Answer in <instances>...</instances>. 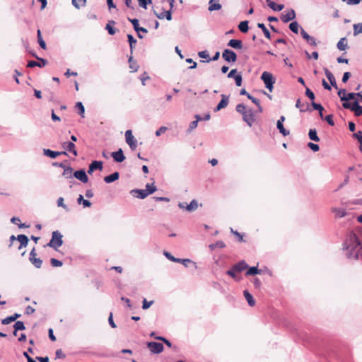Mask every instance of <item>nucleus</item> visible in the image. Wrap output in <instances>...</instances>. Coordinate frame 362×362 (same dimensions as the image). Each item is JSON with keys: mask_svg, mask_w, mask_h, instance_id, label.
<instances>
[{"mask_svg": "<svg viewBox=\"0 0 362 362\" xmlns=\"http://www.w3.org/2000/svg\"><path fill=\"white\" fill-rule=\"evenodd\" d=\"M345 256L350 260H362V243L354 231H349L342 245Z\"/></svg>", "mask_w": 362, "mask_h": 362, "instance_id": "f257e3e1", "label": "nucleus"}, {"mask_svg": "<svg viewBox=\"0 0 362 362\" xmlns=\"http://www.w3.org/2000/svg\"><path fill=\"white\" fill-rule=\"evenodd\" d=\"M235 110L242 115L243 120L249 126L252 127L255 122V114L252 109L247 108L243 103L238 104Z\"/></svg>", "mask_w": 362, "mask_h": 362, "instance_id": "f03ea898", "label": "nucleus"}, {"mask_svg": "<svg viewBox=\"0 0 362 362\" xmlns=\"http://www.w3.org/2000/svg\"><path fill=\"white\" fill-rule=\"evenodd\" d=\"M62 235L58 231H53L52 233V238L47 246L57 250L58 247H61L63 244Z\"/></svg>", "mask_w": 362, "mask_h": 362, "instance_id": "7ed1b4c3", "label": "nucleus"}, {"mask_svg": "<svg viewBox=\"0 0 362 362\" xmlns=\"http://www.w3.org/2000/svg\"><path fill=\"white\" fill-rule=\"evenodd\" d=\"M261 79L263 81L265 87L272 92L274 88V84L275 83V78H274L272 74L268 71H264L262 74Z\"/></svg>", "mask_w": 362, "mask_h": 362, "instance_id": "20e7f679", "label": "nucleus"}, {"mask_svg": "<svg viewBox=\"0 0 362 362\" xmlns=\"http://www.w3.org/2000/svg\"><path fill=\"white\" fill-rule=\"evenodd\" d=\"M342 106L345 109H349L354 112L355 116L359 117L362 115V106L359 105L358 100H354L352 103H343Z\"/></svg>", "mask_w": 362, "mask_h": 362, "instance_id": "39448f33", "label": "nucleus"}, {"mask_svg": "<svg viewBox=\"0 0 362 362\" xmlns=\"http://www.w3.org/2000/svg\"><path fill=\"white\" fill-rule=\"evenodd\" d=\"M338 95L344 103H349V100H354L356 97H358V93H349L346 94L345 89H340L338 91Z\"/></svg>", "mask_w": 362, "mask_h": 362, "instance_id": "423d86ee", "label": "nucleus"}, {"mask_svg": "<svg viewBox=\"0 0 362 362\" xmlns=\"http://www.w3.org/2000/svg\"><path fill=\"white\" fill-rule=\"evenodd\" d=\"M223 59L228 63H234L237 60V54L230 49H226L222 53Z\"/></svg>", "mask_w": 362, "mask_h": 362, "instance_id": "0eeeda50", "label": "nucleus"}, {"mask_svg": "<svg viewBox=\"0 0 362 362\" xmlns=\"http://www.w3.org/2000/svg\"><path fill=\"white\" fill-rule=\"evenodd\" d=\"M147 347L150 349L151 352L154 354H158L163 351V345L159 342H148Z\"/></svg>", "mask_w": 362, "mask_h": 362, "instance_id": "6e6552de", "label": "nucleus"}, {"mask_svg": "<svg viewBox=\"0 0 362 362\" xmlns=\"http://www.w3.org/2000/svg\"><path fill=\"white\" fill-rule=\"evenodd\" d=\"M30 262L37 269L40 268L42 264V260L40 258H37V253L35 252V248L33 247V250L30 252L29 255Z\"/></svg>", "mask_w": 362, "mask_h": 362, "instance_id": "1a4fd4ad", "label": "nucleus"}, {"mask_svg": "<svg viewBox=\"0 0 362 362\" xmlns=\"http://www.w3.org/2000/svg\"><path fill=\"white\" fill-rule=\"evenodd\" d=\"M126 142L132 150H134L136 147V140L134 139L132 130H127L125 132Z\"/></svg>", "mask_w": 362, "mask_h": 362, "instance_id": "9d476101", "label": "nucleus"}, {"mask_svg": "<svg viewBox=\"0 0 362 362\" xmlns=\"http://www.w3.org/2000/svg\"><path fill=\"white\" fill-rule=\"evenodd\" d=\"M221 100L217 105V106L214 108V112H218L221 110L226 107L229 103V95H226L225 94H222Z\"/></svg>", "mask_w": 362, "mask_h": 362, "instance_id": "9b49d317", "label": "nucleus"}, {"mask_svg": "<svg viewBox=\"0 0 362 362\" xmlns=\"http://www.w3.org/2000/svg\"><path fill=\"white\" fill-rule=\"evenodd\" d=\"M296 17V12L293 9L288 10L286 13H282L281 20L283 23H286L292 20H294Z\"/></svg>", "mask_w": 362, "mask_h": 362, "instance_id": "f8f14e48", "label": "nucleus"}, {"mask_svg": "<svg viewBox=\"0 0 362 362\" xmlns=\"http://www.w3.org/2000/svg\"><path fill=\"white\" fill-rule=\"evenodd\" d=\"M74 176L83 183H86L88 181V177L86 171L83 169L76 170L74 173Z\"/></svg>", "mask_w": 362, "mask_h": 362, "instance_id": "ddd939ff", "label": "nucleus"}, {"mask_svg": "<svg viewBox=\"0 0 362 362\" xmlns=\"http://www.w3.org/2000/svg\"><path fill=\"white\" fill-rule=\"evenodd\" d=\"M62 148L73 153L75 156L78 155L77 151L76 150V146L73 142L71 141H65L62 144Z\"/></svg>", "mask_w": 362, "mask_h": 362, "instance_id": "4468645a", "label": "nucleus"}, {"mask_svg": "<svg viewBox=\"0 0 362 362\" xmlns=\"http://www.w3.org/2000/svg\"><path fill=\"white\" fill-rule=\"evenodd\" d=\"M111 156L117 163H122L125 160V156L122 148H119L118 151L112 152Z\"/></svg>", "mask_w": 362, "mask_h": 362, "instance_id": "2eb2a0df", "label": "nucleus"}, {"mask_svg": "<svg viewBox=\"0 0 362 362\" xmlns=\"http://www.w3.org/2000/svg\"><path fill=\"white\" fill-rule=\"evenodd\" d=\"M102 169H103V162L99 161V160H93L89 165L88 173L92 174L94 170H102Z\"/></svg>", "mask_w": 362, "mask_h": 362, "instance_id": "dca6fc26", "label": "nucleus"}, {"mask_svg": "<svg viewBox=\"0 0 362 362\" xmlns=\"http://www.w3.org/2000/svg\"><path fill=\"white\" fill-rule=\"evenodd\" d=\"M128 21L129 22L132 23L133 27H134V30L136 32V33H139V32H142L144 33H148V30L143 28V27H140L139 26V20L136 19V18H127Z\"/></svg>", "mask_w": 362, "mask_h": 362, "instance_id": "f3484780", "label": "nucleus"}, {"mask_svg": "<svg viewBox=\"0 0 362 362\" xmlns=\"http://www.w3.org/2000/svg\"><path fill=\"white\" fill-rule=\"evenodd\" d=\"M37 59L40 61L39 62H35V61H30L28 63V65H27L28 67H30V68H33L35 66L43 67L47 64V61L46 59L40 58V57H37Z\"/></svg>", "mask_w": 362, "mask_h": 362, "instance_id": "a211bd4d", "label": "nucleus"}, {"mask_svg": "<svg viewBox=\"0 0 362 362\" xmlns=\"http://www.w3.org/2000/svg\"><path fill=\"white\" fill-rule=\"evenodd\" d=\"M130 194L141 199H145L147 196H148V193L146 192V189H132L131 190Z\"/></svg>", "mask_w": 362, "mask_h": 362, "instance_id": "6ab92c4d", "label": "nucleus"}, {"mask_svg": "<svg viewBox=\"0 0 362 362\" xmlns=\"http://www.w3.org/2000/svg\"><path fill=\"white\" fill-rule=\"evenodd\" d=\"M324 71L326 75V77L330 82L331 86H332L334 88L337 89V85L336 83L335 77L334 76L333 74L327 68H324Z\"/></svg>", "mask_w": 362, "mask_h": 362, "instance_id": "aec40b11", "label": "nucleus"}, {"mask_svg": "<svg viewBox=\"0 0 362 362\" xmlns=\"http://www.w3.org/2000/svg\"><path fill=\"white\" fill-rule=\"evenodd\" d=\"M227 45L235 49H241L243 47V42L237 39L230 40Z\"/></svg>", "mask_w": 362, "mask_h": 362, "instance_id": "412c9836", "label": "nucleus"}, {"mask_svg": "<svg viewBox=\"0 0 362 362\" xmlns=\"http://www.w3.org/2000/svg\"><path fill=\"white\" fill-rule=\"evenodd\" d=\"M18 241L20 242V246L18 247V250H21L22 247H25L29 242L28 238L23 234L18 235L16 237Z\"/></svg>", "mask_w": 362, "mask_h": 362, "instance_id": "4be33fe9", "label": "nucleus"}, {"mask_svg": "<svg viewBox=\"0 0 362 362\" xmlns=\"http://www.w3.org/2000/svg\"><path fill=\"white\" fill-rule=\"evenodd\" d=\"M222 6L219 3V0H210L209 2L208 10L209 11H218L221 8Z\"/></svg>", "mask_w": 362, "mask_h": 362, "instance_id": "5701e85b", "label": "nucleus"}, {"mask_svg": "<svg viewBox=\"0 0 362 362\" xmlns=\"http://www.w3.org/2000/svg\"><path fill=\"white\" fill-rule=\"evenodd\" d=\"M268 6L274 11H280L284 8V4H277L271 0H266Z\"/></svg>", "mask_w": 362, "mask_h": 362, "instance_id": "b1692460", "label": "nucleus"}, {"mask_svg": "<svg viewBox=\"0 0 362 362\" xmlns=\"http://www.w3.org/2000/svg\"><path fill=\"white\" fill-rule=\"evenodd\" d=\"M233 269L238 272H241L248 267L247 264L242 260L233 266Z\"/></svg>", "mask_w": 362, "mask_h": 362, "instance_id": "393cba45", "label": "nucleus"}, {"mask_svg": "<svg viewBox=\"0 0 362 362\" xmlns=\"http://www.w3.org/2000/svg\"><path fill=\"white\" fill-rule=\"evenodd\" d=\"M119 177V174L118 172H115L107 176H105L104 177V181L106 182V183H111V182H113L116 180H117Z\"/></svg>", "mask_w": 362, "mask_h": 362, "instance_id": "a878e982", "label": "nucleus"}, {"mask_svg": "<svg viewBox=\"0 0 362 362\" xmlns=\"http://www.w3.org/2000/svg\"><path fill=\"white\" fill-rule=\"evenodd\" d=\"M240 95H246L247 98L250 99L253 103H255L256 105H259V99L254 98L249 93H247L245 88L240 90Z\"/></svg>", "mask_w": 362, "mask_h": 362, "instance_id": "bb28decb", "label": "nucleus"}, {"mask_svg": "<svg viewBox=\"0 0 362 362\" xmlns=\"http://www.w3.org/2000/svg\"><path fill=\"white\" fill-rule=\"evenodd\" d=\"M21 317V314L15 313L14 315L7 317L2 320L1 323L3 325H8L12 322H14L16 319Z\"/></svg>", "mask_w": 362, "mask_h": 362, "instance_id": "cd10ccee", "label": "nucleus"}, {"mask_svg": "<svg viewBox=\"0 0 362 362\" xmlns=\"http://www.w3.org/2000/svg\"><path fill=\"white\" fill-rule=\"evenodd\" d=\"M332 211L334 213L336 218H343L346 215L345 209L341 208H333Z\"/></svg>", "mask_w": 362, "mask_h": 362, "instance_id": "c85d7f7f", "label": "nucleus"}, {"mask_svg": "<svg viewBox=\"0 0 362 362\" xmlns=\"http://www.w3.org/2000/svg\"><path fill=\"white\" fill-rule=\"evenodd\" d=\"M43 153L45 156L51 158H56L58 156H59V151H54L46 148L43 149Z\"/></svg>", "mask_w": 362, "mask_h": 362, "instance_id": "c756f323", "label": "nucleus"}, {"mask_svg": "<svg viewBox=\"0 0 362 362\" xmlns=\"http://www.w3.org/2000/svg\"><path fill=\"white\" fill-rule=\"evenodd\" d=\"M276 128L279 129V132L284 136H288L290 134V132L284 128L283 123H281V122H276Z\"/></svg>", "mask_w": 362, "mask_h": 362, "instance_id": "7c9ffc66", "label": "nucleus"}, {"mask_svg": "<svg viewBox=\"0 0 362 362\" xmlns=\"http://www.w3.org/2000/svg\"><path fill=\"white\" fill-rule=\"evenodd\" d=\"M261 270L257 268V267H250L245 273L246 276H252L256 274H260Z\"/></svg>", "mask_w": 362, "mask_h": 362, "instance_id": "2f4dec72", "label": "nucleus"}, {"mask_svg": "<svg viewBox=\"0 0 362 362\" xmlns=\"http://www.w3.org/2000/svg\"><path fill=\"white\" fill-rule=\"evenodd\" d=\"M115 24V21H109L108 23H107L105 26V29L107 30L108 33L111 35H113L116 33V30L112 27V25Z\"/></svg>", "mask_w": 362, "mask_h": 362, "instance_id": "473e14b6", "label": "nucleus"}, {"mask_svg": "<svg viewBox=\"0 0 362 362\" xmlns=\"http://www.w3.org/2000/svg\"><path fill=\"white\" fill-rule=\"evenodd\" d=\"M308 136H309L310 139L312 141H314L316 142L320 141V138L317 134V131L315 129H310L308 132Z\"/></svg>", "mask_w": 362, "mask_h": 362, "instance_id": "72a5a7b5", "label": "nucleus"}, {"mask_svg": "<svg viewBox=\"0 0 362 362\" xmlns=\"http://www.w3.org/2000/svg\"><path fill=\"white\" fill-rule=\"evenodd\" d=\"M257 27L260 28L262 32L264 33V36L270 40L271 39V33L269 31V30L266 28L265 25L264 23H257Z\"/></svg>", "mask_w": 362, "mask_h": 362, "instance_id": "f704fd0d", "label": "nucleus"}, {"mask_svg": "<svg viewBox=\"0 0 362 362\" xmlns=\"http://www.w3.org/2000/svg\"><path fill=\"white\" fill-rule=\"evenodd\" d=\"M62 175L66 178H72V176H74L73 168L70 166H66L64 168V172Z\"/></svg>", "mask_w": 362, "mask_h": 362, "instance_id": "c9c22d12", "label": "nucleus"}, {"mask_svg": "<svg viewBox=\"0 0 362 362\" xmlns=\"http://www.w3.org/2000/svg\"><path fill=\"white\" fill-rule=\"evenodd\" d=\"M244 296H245V299L247 300L249 305H250V306L255 305V301L252 296L246 290L244 291Z\"/></svg>", "mask_w": 362, "mask_h": 362, "instance_id": "e433bc0d", "label": "nucleus"}, {"mask_svg": "<svg viewBox=\"0 0 362 362\" xmlns=\"http://www.w3.org/2000/svg\"><path fill=\"white\" fill-rule=\"evenodd\" d=\"M238 29L243 33H245L248 31L249 27H248V21H241L238 25Z\"/></svg>", "mask_w": 362, "mask_h": 362, "instance_id": "4c0bfd02", "label": "nucleus"}, {"mask_svg": "<svg viewBox=\"0 0 362 362\" xmlns=\"http://www.w3.org/2000/svg\"><path fill=\"white\" fill-rule=\"evenodd\" d=\"M337 47L339 50H345L348 47L347 43L346 42V38H341L337 42Z\"/></svg>", "mask_w": 362, "mask_h": 362, "instance_id": "58836bf2", "label": "nucleus"}, {"mask_svg": "<svg viewBox=\"0 0 362 362\" xmlns=\"http://www.w3.org/2000/svg\"><path fill=\"white\" fill-rule=\"evenodd\" d=\"M198 207V203L195 199H193L189 204L186 206V210L188 211H195Z\"/></svg>", "mask_w": 362, "mask_h": 362, "instance_id": "ea45409f", "label": "nucleus"}, {"mask_svg": "<svg viewBox=\"0 0 362 362\" xmlns=\"http://www.w3.org/2000/svg\"><path fill=\"white\" fill-rule=\"evenodd\" d=\"M128 42L129 43L131 54H132L133 49L134 48V45L136 43V40L133 37L132 35H127Z\"/></svg>", "mask_w": 362, "mask_h": 362, "instance_id": "a19ab883", "label": "nucleus"}, {"mask_svg": "<svg viewBox=\"0 0 362 362\" xmlns=\"http://www.w3.org/2000/svg\"><path fill=\"white\" fill-rule=\"evenodd\" d=\"M209 247L211 250H214L216 247L223 248V247H226V245H225V243L223 241L219 240V241H217L216 243H213V244L209 245Z\"/></svg>", "mask_w": 362, "mask_h": 362, "instance_id": "79ce46f5", "label": "nucleus"}, {"mask_svg": "<svg viewBox=\"0 0 362 362\" xmlns=\"http://www.w3.org/2000/svg\"><path fill=\"white\" fill-rule=\"evenodd\" d=\"M37 42L42 49H46L47 45L41 36V32L40 30H37Z\"/></svg>", "mask_w": 362, "mask_h": 362, "instance_id": "37998d69", "label": "nucleus"}, {"mask_svg": "<svg viewBox=\"0 0 362 362\" xmlns=\"http://www.w3.org/2000/svg\"><path fill=\"white\" fill-rule=\"evenodd\" d=\"M299 27L300 25L297 21H293L289 24V29L296 34L298 33Z\"/></svg>", "mask_w": 362, "mask_h": 362, "instance_id": "c03bdc74", "label": "nucleus"}, {"mask_svg": "<svg viewBox=\"0 0 362 362\" xmlns=\"http://www.w3.org/2000/svg\"><path fill=\"white\" fill-rule=\"evenodd\" d=\"M75 107L78 110V114L82 117H84L85 108L83 103L81 102H77L76 103Z\"/></svg>", "mask_w": 362, "mask_h": 362, "instance_id": "a18cd8bd", "label": "nucleus"}, {"mask_svg": "<svg viewBox=\"0 0 362 362\" xmlns=\"http://www.w3.org/2000/svg\"><path fill=\"white\" fill-rule=\"evenodd\" d=\"M354 35L356 36L360 33H362V23H359L354 25Z\"/></svg>", "mask_w": 362, "mask_h": 362, "instance_id": "49530a36", "label": "nucleus"}, {"mask_svg": "<svg viewBox=\"0 0 362 362\" xmlns=\"http://www.w3.org/2000/svg\"><path fill=\"white\" fill-rule=\"evenodd\" d=\"M129 68L133 70V71H136L139 69V66L135 61L133 60V57L132 56L129 58Z\"/></svg>", "mask_w": 362, "mask_h": 362, "instance_id": "de8ad7c7", "label": "nucleus"}, {"mask_svg": "<svg viewBox=\"0 0 362 362\" xmlns=\"http://www.w3.org/2000/svg\"><path fill=\"white\" fill-rule=\"evenodd\" d=\"M156 187L154 185L153 183L147 184L146 185V191L147 193H148V195L153 194L154 192L156 191Z\"/></svg>", "mask_w": 362, "mask_h": 362, "instance_id": "09e8293b", "label": "nucleus"}, {"mask_svg": "<svg viewBox=\"0 0 362 362\" xmlns=\"http://www.w3.org/2000/svg\"><path fill=\"white\" fill-rule=\"evenodd\" d=\"M13 328L16 329V331L18 330H25V327L24 325L23 322L22 321H17L13 325Z\"/></svg>", "mask_w": 362, "mask_h": 362, "instance_id": "8fccbe9b", "label": "nucleus"}, {"mask_svg": "<svg viewBox=\"0 0 362 362\" xmlns=\"http://www.w3.org/2000/svg\"><path fill=\"white\" fill-rule=\"evenodd\" d=\"M57 206L58 207H62L63 209H64L66 211H68L69 209L67 206V205H66L64 203V198L63 197H59L58 199L57 200Z\"/></svg>", "mask_w": 362, "mask_h": 362, "instance_id": "3c124183", "label": "nucleus"}, {"mask_svg": "<svg viewBox=\"0 0 362 362\" xmlns=\"http://www.w3.org/2000/svg\"><path fill=\"white\" fill-rule=\"evenodd\" d=\"M139 6L144 9L147 8V5L152 4V0H138Z\"/></svg>", "mask_w": 362, "mask_h": 362, "instance_id": "603ef678", "label": "nucleus"}, {"mask_svg": "<svg viewBox=\"0 0 362 362\" xmlns=\"http://www.w3.org/2000/svg\"><path fill=\"white\" fill-rule=\"evenodd\" d=\"M50 263H51V265L54 267H61L63 264L62 261L58 260L55 258H51Z\"/></svg>", "mask_w": 362, "mask_h": 362, "instance_id": "864d4df0", "label": "nucleus"}, {"mask_svg": "<svg viewBox=\"0 0 362 362\" xmlns=\"http://www.w3.org/2000/svg\"><path fill=\"white\" fill-rule=\"evenodd\" d=\"M155 339L159 341H162L165 343L168 347H172V343L166 338L163 337H155Z\"/></svg>", "mask_w": 362, "mask_h": 362, "instance_id": "5fc2aeb1", "label": "nucleus"}, {"mask_svg": "<svg viewBox=\"0 0 362 362\" xmlns=\"http://www.w3.org/2000/svg\"><path fill=\"white\" fill-rule=\"evenodd\" d=\"M163 255L170 261L175 262H179V258H176L174 256H173L170 252H164Z\"/></svg>", "mask_w": 362, "mask_h": 362, "instance_id": "6e6d98bb", "label": "nucleus"}, {"mask_svg": "<svg viewBox=\"0 0 362 362\" xmlns=\"http://www.w3.org/2000/svg\"><path fill=\"white\" fill-rule=\"evenodd\" d=\"M142 303H143L142 308L144 310H146L151 307V305L153 303V300L148 301L146 298H144L143 300Z\"/></svg>", "mask_w": 362, "mask_h": 362, "instance_id": "4d7b16f0", "label": "nucleus"}, {"mask_svg": "<svg viewBox=\"0 0 362 362\" xmlns=\"http://www.w3.org/2000/svg\"><path fill=\"white\" fill-rule=\"evenodd\" d=\"M236 270H235L233 269V267H232V268L229 270H228L226 272V274L230 276V277H232L233 279L236 280L237 279V275H236Z\"/></svg>", "mask_w": 362, "mask_h": 362, "instance_id": "13d9d810", "label": "nucleus"}, {"mask_svg": "<svg viewBox=\"0 0 362 362\" xmlns=\"http://www.w3.org/2000/svg\"><path fill=\"white\" fill-rule=\"evenodd\" d=\"M305 95L310 98L311 100H314L315 99V94L314 93L308 88H306L305 90Z\"/></svg>", "mask_w": 362, "mask_h": 362, "instance_id": "bf43d9fd", "label": "nucleus"}, {"mask_svg": "<svg viewBox=\"0 0 362 362\" xmlns=\"http://www.w3.org/2000/svg\"><path fill=\"white\" fill-rule=\"evenodd\" d=\"M235 82L237 86H241L243 83V77L240 74H237L235 76Z\"/></svg>", "mask_w": 362, "mask_h": 362, "instance_id": "052dcab7", "label": "nucleus"}, {"mask_svg": "<svg viewBox=\"0 0 362 362\" xmlns=\"http://www.w3.org/2000/svg\"><path fill=\"white\" fill-rule=\"evenodd\" d=\"M324 119L331 126L334 125L332 115H328L324 117Z\"/></svg>", "mask_w": 362, "mask_h": 362, "instance_id": "680f3d73", "label": "nucleus"}, {"mask_svg": "<svg viewBox=\"0 0 362 362\" xmlns=\"http://www.w3.org/2000/svg\"><path fill=\"white\" fill-rule=\"evenodd\" d=\"M311 105H312L313 108L315 110H317V111L324 110V107H322V105L321 104L316 103L314 101H313L311 103Z\"/></svg>", "mask_w": 362, "mask_h": 362, "instance_id": "e2e57ef3", "label": "nucleus"}, {"mask_svg": "<svg viewBox=\"0 0 362 362\" xmlns=\"http://www.w3.org/2000/svg\"><path fill=\"white\" fill-rule=\"evenodd\" d=\"M300 35L303 39H305L306 41L311 40V36H310L303 28H300Z\"/></svg>", "mask_w": 362, "mask_h": 362, "instance_id": "0e129e2a", "label": "nucleus"}, {"mask_svg": "<svg viewBox=\"0 0 362 362\" xmlns=\"http://www.w3.org/2000/svg\"><path fill=\"white\" fill-rule=\"evenodd\" d=\"M308 146L311 150H313L314 152H316V151H319V149H320L319 146L317 144L312 143V142H309L308 144Z\"/></svg>", "mask_w": 362, "mask_h": 362, "instance_id": "69168bd1", "label": "nucleus"}, {"mask_svg": "<svg viewBox=\"0 0 362 362\" xmlns=\"http://www.w3.org/2000/svg\"><path fill=\"white\" fill-rule=\"evenodd\" d=\"M56 358H64L66 355L63 353L62 349H57L55 353Z\"/></svg>", "mask_w": 362, "mask_h": 362, "instance_id": "338daca9", "label": "nucleus"}, {"mask_svg": "<svg viewBox=\"0 0 362 362\" xmlns=\"http://www.w3.org/2000/svg\"><path fill=\"white\" fill-rule=\"evenodd\" d=\"M353 137L354 139H357L358 141H359L360 140H362V132L361 131H358V132L354 133L353 134Z\"/></svg>", "mask_w": 362, "mask_h": 362, "instance_id": "774afa93", "label": "nucleus"}]
</instances>
